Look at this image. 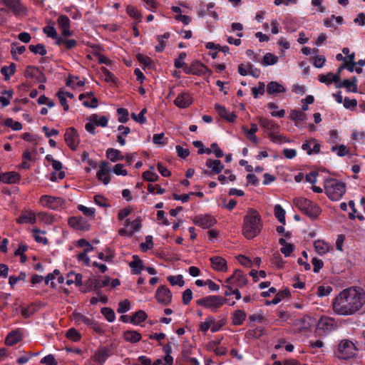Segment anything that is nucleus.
<instances>
[{
    "instance_id": "nucleus-1",
    "label": "nucleus",
    "mask_w": 365,
    "mask_h": 365,
    "mask_svg": "<svg viewBox=\"0 0 365 365\" xmlns=\"http://www.w3.org/2000/svg\"><path fill=\"white\" fill-rule=\"evenodd\" d=\"M365 303V292L361 288L350 287L341 291L334 299V312L342 316L352 315L359 312Z\"/></svg>"
},
{
    "instance_id": "nucleus-2",
    "label": "nucleus",
    "mask_w": 365,
    "mask_h": 365,
    "mask_svg": "<svg viewBox=\"0 0 365 365\" xmlns=\"http://www.w3.org/2000/svg\"><path fill=\"white\" fill-rule=\"evenodd\" d=\"M262 224L257 211L251 210L244 217L242 234L247 239H252L261 232Z\"/></svg>"
},
{
    "instance_id": "nucleus-3",
    "label": "nucleus",
    "mask_w": 365,
    "mask_h": 365,
    "mask_svg": "<svg viewBox=\"0 0 365 365\" xmlns=\"http://www.w3.org/2000/svg\"><path fill=\"white\" fill-rule=\"evenodd\" d=\"M325 192L331 200H339L346 192L345 183L336 179H327L324 182Z\"/></svg>"
},
{
    "instance_id": "nucleus-4",
    "label": "nucleus",
    "mask_w": 365,
    "mask_h": 365,
    "mask_svg": "<svg viewBox=\"0 0 365 365\" xmlns=\"http://www.w3.org/2000/svg\"><path fill=\"white\" fill-rule=\"evenodd\" d=\"M294 205L312 219H316L321 213V209L317 204L304 198L297 197L294 200Z\"/></svg>"
},
{
    "instance_id": "nucleus-5",
    "label": "nucleus",
    "mask_w": 365,
    "mask_h": 365,
    "mask_svg": "<svg viewBox=\"0 0 365 365\" xmlns=\"http://www.w3.org/2000/svg\"><path fill=\"white\" fill-rule=\"evenodd\" d=\"M227 299L220 296L212 295L197 300V305L210 309L212 311L217 310L222 307Z\"/></svg>"
},
{
    "instance_id": "nucleus-6",
    "label": "nucleus",
    "mask_w": 365,
    "mask_h": 365,
    "mask_svg": "<svg viewBox=\"0 0 365 365\" xmlns=\"http://www.w3.org/2000/svg\"><path fill=\"white\" fill-rule=\"evenodd\" d=\"M356 351L354 344L348 340H342L338 347V357L342 359H349L355 356Z\"/></svg>"
},
{
    "instance_id": "nucleus-7",
    "label": "nucleus",
    "mask_w": 365,
    "mask_h": 365,
    "mask_svg": "<svg viewBox=\"0 0 365 365\" xmlns=\"http://www.w3.org/2000/svg\"><path fill=\"white\" fill-rule=\"evenodd\" d=\"M247 279L241 270L237 269L232 275L228 277L225 283L233 286L234 288L243 287L246 285Z\"/></svg>"
},
{
    "instance_id": "nucleus-8",
    "label": "nucleus",
    "mask_w": 365,
    "mask_h": 365,
    "mask_svg": "<svg viewBox=\"0 0 365 365\" xmlns=\"http://www.w3.org/2000/svg\"><path fill=\"white\" fill-rule=\"evenodd\" d=\"M64 138L68 146L71 150H76L80 142L77 130L73 127L68 128L66 131Z\"/></svg>"
},
{
    "instance_id": "nucleus-9",
    "label": "nucleus",
    "mask_w": 365,
    "mask_h": 365,
    "mask_svg": "<svg viewBox=\"0 0 365 365\" xmlns=\"http://www.w3.org/2000/svg\"><path fill=\"white\" fill-rule=\"evenodd\" d=\"M110 278L109 277H106L103 280L96 278H90L85 282L86 289L84 292H90L93 289H98L106 287L110 284Z\"/></svg>"
},
{
    "instance_id": "nucleus-10",
    "label": "nucleus",
    "mask_w": 365,
    "mask_h": 365,
    "mask_svg": "<svg viewBox=\"0 0 365 365\" xmlns=\"http://www.w3.org/2000/svg\"><path fill=\"white\" fill-rule=\"evenodd\" d=\"M185 72L187 74L198 76L205 74L206 73L209 74L212 73L211 70H210L206 66L199 61H195L192 63L190 66L186 67L185 68Z\"/></svg>"
},
{
    "instance_id": "nucleus-11",
    "label": "nucleus",
    "mask_w": 365,
    "mask_h": 365,
    "mask_svg": "<svg viewBox=\"0 0 365 365\" xmlns=\"http://www.w3.org/2000/svg\"><path fill=\"white\" fill-rule=\"evenodd\" d=\"M24 76L26 78L36 79L41 83L46 81L45 75L36 66H28L25 70Z\"/></svg>"
},
{
    "instance_id": "nucleus-12",
    "label": "nucleus",
    "mask_w": 365,
    "mask_h": 365,
    "mask_svg": "<svg viewBox=\"0 0 365 365\" xmlns=\"http://www.w3.org/2000/svg\"><path fill=\"white\" fill-rule=\"evenodd\" d=\"M110 170L109 169V163L108 161H101L100 169L97 172V178L102 181L104 185H108L110 180Z\"/></svg>"
},
{
    "instance_id": "nucleus-13",
    "label": "nucleus",
    "mask_w": 365,
    "mask_h": 365,
    "mask_svg": "<svg viewBox=\"0 0 365 365\" xmlns=\"http://www.w3.org/2000/svg\"><path fill=\"white\" fill-rule=\"evenodd\" d=\"M155 297L158 302L167 305L171 302L172 294L168 288L165 286H160L156 291Z\"/></svg>"
},
{
    "instance_id": "nucleus-14",
    "label": "nucleus",
    "mask_w": 365,
    "mask_h": 365,
    "mask_svg": "<svg viewBox=\"0 0 365 365\" xmlns=\"http://www.w3.org/2000/svg\"><path fill=\"white\" fill-rule=\"evenodd\" d=\"M205 165L210 170H205L204 173L209 176L212 174H219L224 169V165L220 160L207 159Z\"/></svg>"
},
{
    "instance_id": "nucleus-15",
    "label": "nucleus",
    "mask_w": 365,
    "mask_h": 365,
    "mask_svg": "<svg viewBox=\"0 0 365 365\" xmlns=\"http://www.w3.org/2000/svg\"><path fill=\"white\" fill-rule=\"evenodd\" d=\"M68 222L71 227L76 230L87 231L90 229V225L82 217H71Z\"/></svg>"
},
{
    "instance_id": "nucleus-16",
    "label": "nucleus",
    "mask_w": 365,
    "mask_h": 365,
    "mask_svg": "<svg viewBox=\"0 0 365 365\" xmlns=\"http://www.w3.org/2000/svg\"><path fill=\"white\" fill-rule=\"evenodd\" d=\"M193 222L204 229L210 228L216 223V220L210 215H197Z\"/></svg>"
},
{
    "instance_id": "nucleus-17",
    "label": "nucleus",
    "mask_w": 365,
    "mask_h": 365,
    "mask_svg": "<svg viewBox=\"0 0 365 365\" xmlns=\"http://www.w3.org/2000/svg\"><path fill=\"white\" fill-rule=\"evenodd\" d=\"M2 1L16 16L26 12V8L21 4L20 0H2Z\"/></svg>"
},
{
    "instance_id": "nucleus-18",
    "label": "nucleus",
    "mask_w": 365,
    "mask_h": 365,
    "mask_svg": "<svg viewBox=\"0 0 365 365\" xmlns=\"http://www.w3.org/2000/svg\"><path fill=\"white\" fill-rule=\"evenodd\" d=\"M40 202L43 206L48 207L50 209H56L62 202L60 197H55L50 195H43L40 199Z\"/></svg>"
},
{
    "instance_id": "nucleus-19",
    "label": "nucleus",
    "mask_w": 365,
    "mask_h": 365,
    "mask_svg": "<svg viewBox=\"0 0 365 365\" xmlns=\"http://www.w3.org/2000/svg\"><path fill=\"white\" fill-rule=\"evenodd\" d=\"M192 102V98L187 93H181L174 101V104L180 108L188 107Z\"/></svg>"
},
{
    "instance_id": "nucleus-20",
    "label": "nucleus",
    "mask_w": 365,
    "mask_h": 365,
    "mask_svg": "<svg viewBox=\"0 0 365 365\" xmlns=\"http://www.w3.org/2000/svg\"><path fill=\"white\" fill-rule=\"evenodd\" d=\"M36 215L34 212L31 210H24L23 211L20 216L16 219V222L18 224L23 223H29L34 224L36 222Z\"/></svg>"
},
{
    "instance_id": "nucleus-21",
    "label": "nucleus",
    "mask_w": 365,
    "mask_h": 365,
    "mask_svg": "<svg viewBox=\"0 0 365 365\" xmlns=\"http://www.w3.org/2000/svg\"><path fill=\"white\" fill-rule=\"evenodd\" d=\"M257 120L260 126L269 133L277 132L279 129V125L272 120H269L264 117H259Z\"/></svg>"
},
{
    "instance_id": "nucleus-22",
    "label": "nucleus",
    "mask_w": 365,
    "mask_h": 365,
    "mask_svg": "<svg viewBox=\"0 0 365 365\" xmlns=\"http://www.w3.org/2000/svg\"><path fill=\"white\" fill-rule=\"evenodd\" d=\"M212 267L219 272L227 271V262L226 260L221 257H212L210 258Z\"/></svg>"
},
{
    "instance_id": "nucleus-23",
    "label": "nucleus",
    "mask_w": 365,
    "mask_h": 365,
    "mask_svg": "<svg viewBox=\"0 0 365 365\" xmlns=\"http://www.w3.org/2000/svg\"><path fill=\"white\" fill-rule=\"evenodd\" d=\"M215 108L221 118L226 119L228 122L235 121L236 115L233 113H229L224 106L217 103Z\"/></svg>"
},
{
    "instance_id": "nucleus-24",
    "label": "nucleus",
    "mask_w": 365,
    "mask_h": 365,
    "mask_svg": "<svg viewBox=\"0 0 365 365\" xmlns=\"http://www.w3.org/2000/svg\"><path fill=\"white\" fill-rule=\"evenodd\" d=\"M106 154V157L113 163L124 159V156L122 155L121 152L115 148H108Z\"/></svg>"
},
{
    "instance_id": "nucleus-25",
    "label": "nucleus",
    "mask_w": 365,
    "mask_h": 365,
    "mask_svg": "<svg viewBox=\"0 0 365 365\" xmlns=\"http://www.w3.org/2000/svg\"><path fill=\"white\" fill-rule=\"evenodd\" d=\"M21 340V334L19 330H14L9 333L5 339L8 346H13Z\"/></svg>"
},
{
    "instance_id": "nucleus-26",
    "label": "nucleus",
    "mask_w": 365,
    "mask_h": 365,
    "mask_svg": "<svg viewBox=\"0 0 365 365\" xmlns=\"http://www.w3.org/2000/svg\"><path fill=\"white\" fill-rule=\"evenodd\" d=\"M286 89L284 86L275 81L269 82L267 86V92L270 95L284 93Z\"/></svg>"
},
{
    "instance_id": "nucleus-27",
    "label": "nucleus",
    "mask_w": 365,
    "mask_h": 365,
    "mask_svg": "<svg viewBox=\"0 0 365 365\" xmlns=\"http://www.w3.org/2000/svg\"><path fill=\"white\" fill-rule=\"evenodd\" d=\"M356 81L357 78L356 77H354L352 80L349 79H344L341 83L338 84L336 87L338 88H346L347 91H352V92H356L357 91V86H356Z\"/></svg>"
},
{
    "instance_id": "nucleus-28",
    "label": "nucleus",
    "mask_w": 365,
    "mask_h": 365,
    "mask_svg": "<svg viewBox=\"0 0 365 365\" xmlns=\"http://www.w3.org/2000/svg\"><path fill=\"white\" fill-rule=\"evenodd\" d=\"M4 183H16L20 180V175L16 172H8L1 174Z\"/></svg>"
},
{
    "instance_id": "nucleus-29",
    "label": "nucleus",
    "mask_w": 365,
    "mask_h": 365,
    "mask_svg": "<svg viewBox=\"0 0 365 365\" xmlns=\"http://www.w3.org/2000/svg\"><path fill=\"white\" fill-rule=\"evenodd\" d=\"M130 267L133 269V274H138L143 269V261L138 255L133 256V261L129 263Z\"/></svg>"
},
{
    "instance_id": "nucleus-30",
    "label": "nucleus",
    "mask_w": 365,
    "mask_h": 365,
    "mask_svg": "<svg viewBox=\"0 0 365 365\" xmlns=\"http://www.w3.org/2000/svg\"><path fill=\"white\" fill-rule=\"evenodd\" d=\"M290 295V292H289V290L288 289H285L282 291H279L277 294L276 296L274 297V299H272V301H267L265 302V304L266 305H269V304H278L279 302H281L283 299H284L285 297H287Z\"/></svg>"
},
{
    "instance_id": "nucleus-31",
    "label": "nucleus",
    "mask_w": 365,
    "mask_h": 365,
    "mask_svg": "<svg viewBox=\"0 0 365 365\" xmlns=\"http://www.w3.org/2000/svg\"><path fill=\"white\" fill-rule=\"evenodd\" d=\"M125 340L131 343H135L141 339V334L137 331H126L123 334Z\"/></svg>"
},
{
    "instance_id": "nucleus-32",
    "label": "nucleus",
    "mask_w": 365,
    "mask_h": 365,
    "mask_svg": "<svg viewBox=\"0 0 365 365\" xmlns=\"http://www.w3.org/2000/svg\"><path fill=\"white\" fill-rule=\"evenodd\" d=\"M108 356L109 354L108 349H102L95 353L93 359L94 361L99 364H103L106 361Z\"/></svg>"
},
{
    "instance_id": "nucleus-33",
    "label": "nucleus",
    "mask_w": 365,
    "mask_h": 365,
    "mask_svg": "<svg viewBox=\"0 0 365 365\" xmlns=\"http://www.w3.org/2000/svg\"><path fill=\"white\" fill-rule=\"evenodd\" d=\"M246 318V313L241 310H236L232 314V324L235 326L241 325Z\"/></svg>"
},
{
    "instance_id": "nucleus-34",
    "label": "nucleus",
    "mask_w": 365,
    "mask_h": 365,
    "mask_svg": "<svg viewBox=\"0 0 365 365\" xmlns=\"http://www.w3.org/2000/svg\"><path fill=\"white\" fill-rule=\"evenodd\" d=\"M16 66L14 63H11L9 66H4L1 69V74L4 76V80L8 81L11 76L15 73Z\"/></svg>"
},
{
    "instance_id": "nucleus-35",
    "label": "nucleus",
    "mask_w": 365,
    "mask_h": 365,
    "mask_svg": "<svg viewBox=\"0 0 365 365\" xmlns=\"http://www.w3.org/2000/svg\"><path fill=\"white\" fill-rule=\"evenodd\" d=\"M68 279L66 281V284L68 285H71V284H76V286H80L82 284V274H76L73 272H71L67 275Z\"/></svg>"
},
{
    "instance_id": "nucleus-36",
    "label": "nucleus",
    "mask_w": 365,
    "mask_h": 365,
    "mask_svg": "<svg viewBox=\"0 0 365 365\" xmlns=\"http://www.w3.org/2000/svg\"><path fill=\"white\" fill-rule=\"evenodd\" d=\"M146 318V313L143 310H138L130 318V322L133 324H138L145 321Z\"/></svg>"
},
{
    "instance_id": "nucleus-37",
    "label": "nucleus",
    "mask_w": 365,
    "mask_h": 365,
    "mask_svg": "<svg viewBox=\"0 0 365 365\" xmlns=\"http://www.w3.org/2000/svg\"><path fill=\"white\" fill-rule=\"evenodd\" d=\"M89 120L94 122L97 126L106 127L108 124V118L106 116L99 117L97 114H93L89 117Z\"/></svg>"
},
{
    "instance_id": "nucleus-38",
    "label": "nucleus",
    "mask_w": 365,
    "mask_h": 365,
    "mask_svg": "<svg viewBox=\"0 0 365 365\" xmlns=\"http://www.w3.org/2000/svg\"><path fill=\"white\" fill-rule=\"evenodd\" d=\"M314 248L318 254L322 255L329 251V245L324 241L317 240L314 242Z\"/></svg>"
},
{
    "instance_id": "nucleus-39",
    "label": "nucleus",
    "mask_w": 365,
    "mask_h": 365,
    "mask_svg": "<svg viewBox=\"0 0 365 365\" xmlns=\"http://www.w3.org/2000/svg\"><path fill=\"white\" fill-rule=\"evenodd\" d=\"M290 118L297 124L299 121L306 120L307 115L299 110H293L291 111Z\"/></svg>"
},
{
    "instance_id": "nucleus-40",
    "label": "nucleus",
    "mask_w": 365,
    "mask_h": 365,
    "mask_svg": "<svg viewBox=\"0 0 365 365\" xmlns=\"http://www.w3.org/2000/svg\"><path fill=\"white\" fill-rule=\"evenodd\" d=\"M170 36V34L169 32L165 33L163 36H158L157 38L159 44L155 48L157 52H161L164 50L166 45L165 39H168Z\"/></svg>"
},
{
    "instance_id": "nucleus-41",
    "label": "nucleus",
    "mask_w": 365,
    "mask_h": 365,
    "mask_svg": "<svg viewBox=\"0 0 365 365\" xmlns=\"http://www.w3.org/2000/svg\"><path fill=\"white\" fill-rule=\"evenodd\" d=\"M278 57L271 53H267L263 58L262 64L264 66H270L277 63Z\"/></svg>"
},
{
    "instance_id": "nucleus-42",
    "label": "nucleus",
    "mask_w": 365,
    "mask_h": 365,
    "mask_svg": "<svg viewBox=\"0 0 365 365\" xmlns=\"http://www.w3.org/2000/svg\"><path fill=\"white\" fill-rule=\"evenodd\" d=\"M274 215L281 223L285 224V210L280 205L274 206Z\"/></svg>"
},
{
    "instance_id": "nucleus-43",
    "label": "nucleus",
    "mask_w": 365,
    "mask_h": 365,
    "mask_svg": "<svg viewBox=\"0 0 365 365\" xmlns=\"http://www.w3.org/2000/svg\"><path fill=\"white\" fill-rule=\"evenodd\" d=\"M29 48L34 53H38L41 56H45L46 54V49L44 45L42 43H38L36 45H30Z\"/></svg>"
},
{
    "instance_id": "nucleus-44",
    "label": "nucleus",
    "mask_w": 365,
    "mask_h": 365,
    "mask_svg": "<svg viewBox=\"0 0 365 365\" xmlns=\"http://www.w3.org/2000/svg\"><path fill=\"white\" fill-rule=\"evenodd\" d=\"M331 151L336 152L339 157H343L349 153V148L344 145H334L331 147Z\"/></svg>"
},
{
    "instance_id": "nucleus-45",
    "label": "nucleus",
    "mask_w": 365,
    "mask_h": 365,
    "mask_svg": "<svg viewBox=\"0 0 365 365\" xmlns=\"http://www.w3.org/2000/svg\"><path fill=\"white\" fill-rule=\"evenodd\" d=\"M101 314L110 322H113L115 320V312L112 309H110L109 307L102 308Z\"/></svg>"
},
{
    "instance_id": "nucleus-46",
    "label": "nucleus",
    "mask_w": 365,
    "mask_h": 365,
    "mask_svg": "<svg viewBox=\"0 0 365 365\" xmlns=\"http://www.w3.org/2000/svg\"><path fill=\"white\" fill-rule=\"evenodd\" d=\"M147 113V109L146 108H143L142 109V110L140 112L139 114L136 115L135 113H131V118L136 122L140 123V124H143L145 123L146 121H147V119L145 117V114Z\"/></svg>"
},
{
    "instance_id": "nucleus-47",
    "label": "nucleus",
    "mask_w": 365,
    "mask_h": 365,
    "mask_svg": "<svg viewBox=\"0 0 365 365\" xmlns=\"http://www.w3.org/2000/svg\"><path fill=\"white\" fill-rule=\"evenodd\" d=\"M66 337L73 341H78L81 338V334L74 328H71L67 331Z\"/></svg>"
},
{
    "instance_id": "nucleus-48",
    "label": "nucleus",
    "mask_w": 365,
    "mask_h": 365,
    "mask_svg": "<svg viewBox=\"0 0 365 365\" xmlns=\"http://www.w3.org/2000/svg\"><path fill=\"white\" fill-rule=\"evenodd\" d=\"M4 125L12 128L14 130H20L22 128L21 123L19 121H14L12 118H6L4 121Z\"/></svg>"
},
{
    "instance_id": "nucleus-49",
    "label": "nucleus",
    "mask_w": 365,
    "mask_h": 365,
    "mask_svg": "<svg viewBox=\"0 0 365 365\" xmlns=\"http://www.w3.org/2000/svg\"><path fill=\"white\" fill-rule=\"evenodd\" d=\"M73 318H74V320L76 321V322L79 323V322H82L84 324H86L87 326L91 325L92 320L93 319L91 318H88L86 316H83V314H81L80 313L73 314Z\"/></svg>"
},
{
    "instance_id": "nucleus-50",
    "label": "nucleus",
    "mask_w": 365,
    "mask_h": 365,
    "mask_svg": "<svg viewBox=\"0 0 365 365\" xmlns=\"http://www.w3.org/2000/svg\"><path fill=\"white\" fill-rule=\"evenodd\" d=\"M168 280L170 283L171 285H178L180 287H182L185 284V282L183 280L182 275H178V276H169L168 277Z\"/></svg>"
},
{
    "instance_id": "nucleus-51",
    "label": "nucleus",
    "mask_w": 365,
    "mask_h": 365,
    "mask_svg": "<svg viewBox=\"0 0 365 365\" xmlns=\"http://www.w3.org/2000/svg\"><path fill=\"white\" fill-rule=\"evenodd\" d=\"M130 309V302L128 299H125L119 302L117 312L123 314L129 311Z\"/></svg>"
},
{
    "instance_id": "nucleus-52",
    "label": "nucleus",
    "mask_w": 365,
    "mask_h": 365,
    "mask_svg": "<svg viewBox=\"0 0 365 365\" xmlns=\"http://www.w3.org/2000/svg\"><path fill=\"white\" fill-rule=\"evenodd\" d=\"M78 210L81 211L84 215L88 217H93L95 215L96 210L93 207H87L83 205L78 206Z\"/></svg>"
},
{
    "instance_id": "nucleus-53",
    "label": "nucleus",
    "mask_w": 365,
    "mask_h": 365,
    "mask_svg": "<svg viewBox=\"0 0 365 365\" xmlns=\"http://www.w3.org/2000/svg\"><path fill=\"white\" fill-rule=\"evenodd\" d=\"M140 247L143 252L151 250L153 247V237L150 235L146 236L145 242H142Z\"/></svg>"
},
{
    "instance_id": "nucleus-54",
    "label": "nucleus",
    "mask_w": 365,
    "mask_h": 365,
    "mask_svg": "<svg viewBox=\"0 0 365 365\" xmlns=\"http://www.w3.org/2000/svg\"><path fill=\"white\" fill-rule=\"evenodd\" d=\"M36 312V307L31 304L26 308H23L21 309V313L24 318H29L31 316H32Z\"/></svg>"
},
{
    "instance_id": "nucleus-55",
    "label": "nucleus",
    "mask_w": 365,
    "mask_h": 365,
    "mask_svg": "<svg viewBox=\"0 0 365 365\" xmlns=\"http://www.w3.org/2000/svg\"><path fill=\"white\" fill-rule=\"evenodd\" d=\"M117 113L119 115L118 121L124 123L128 120V111L127 109L120 108L117 110Z\"/></svg>"
},
{
    "instance_id": "nucleus-56",
    "label": "nucleus",
    "mask_w": 365,
    "mask_h": 365,
    "mask_svg": "<svg viewBox=\"0 0 365 365\" xmlns=\"http://www.w3.org/2000/svg\"><path fill=\"white\" fill-rule=\"evenodd\" d=\"M33 232H34V237L35 238V240L37 242L42 243L43 245L48 244V240L46 237H41L38 235L39 233H41V231L39 229L34 228L33 230ZM42 233H44V232H42Z\"/></svg>"
},
{
    "instance_id": "nucleus-57",
    "label": "nucleus",
    "mask_w": 365,
    "mask_h": 365,
    "mask_svg": "<svg viewBox=\"0 0 365 365\" xmlns=\"http://www.w3.org/2000/svg\"><path fill=\"white\" fill-rule=\"evenodd\" d=\"M143 178L148 182H155L158 179V175L150 170H148L143 173Z\"/></svg>"
},
{
    "instance_id": "nucleus-58",
    "label": "nucleus",
    "mask_w": 365,
    "mask_h": 365,
    "mask_svg": "<svg viewBox=\"0 0 365 365\" xmlns=\"http://www.w3.org/2000/svg\"><path fill=\"white\" fill-rule=\"evenodd\" d=\"M26 278V274L25 272H21L19 276H11L9 277V283L11 287H14V284L18 281H25Z\"/></svg>"
},
{
    "instance_id": "nucleus-59",
    "label": "nucleus",
    "mask_w": 365,
    "mask_h": 365,
    "mask_svg": "<svg viewBox=\"0 0 365 365\" xmlns=\"http://www.w3.org/2000/svg\"><path fill=\"white\" fill-rule=\"evenodd\" d=\"M26 51V47L24 46H19V43H13L11 53L14 59L17 60L18 58L14 57V54L18 53L19 54H22Z\"/></svg>"
},
{
    "instance_id": "nucleus-60",
    "label": "nucleus",
    "mask_w": 365,
    "mask_h": 365,
    "mask_svg": "<svg viewBox=\"0 0 365 365\" xmlns=\"http://www.w3.org/2000/svg\"><path fill=\"white\" fill-rule=\"evenodd\" d=\"M127 13L128 14V15L133 18V19H140L141 18V14L139 13V11H138V9L133 6H127Z\"/></svg>"
},
{
    "instance_id": "nucleus-61",
    "label": "nucleus",
    "mask_w": 365,
    "mask_h": 365,
    "mask_svg": "<svg viewBox=\"0 0 365 365\" xmlns=\"http://www.w3.org/2000/svg\"><path fill=\"white\" fill-rule=\"evenodd\" d=\"M186 57V53L185 52H181L178 58L175 59L174 66L177 68H182L185 65L184 59Z\"/></svg>"
},
{
    "instance_id": "nucleus-62",
    "label": "nucleus",
    "mask_w": 365,
    "mask_h": 365,
    "mask_svg": "<svg viewBox=\"0 0 365 365\" xmlns=\"http://www.w3.org/2000/svg\"><path fill=\"white\" fill-rule=\"evenodd\" d=\"M101 72L103 75L104 80L106 82H114L115 81V76L114 75L110 72L106 68L103 67L101 68Z\"/></svg>"
},
{
    "instance_id": "nucleus-63",
    "label": "nucleus",
    "mask_w": 365,
    "mask_h": 365,
    "mask_svg": "<svg viewBox=\"0 0 365 365\" xmlns=\"http://www.w3.org/2000/svg\"><path fill=\"white\" fill-rule=\"evenodd\" d=\"M58 23L61 29L67 28L70 26V19L67 16L61 15L58 19Z\"/></svg>"
},
{
    "instance_id": "nucleus-64",
    "label": "nucleus",
    "mask_w": 365,
    "mask_h": 365,
    "mask_svg": "<svg viewBox=\"0 0 365 365\" xmlns=\"http://www.w3.org/2000/svg\"><path fill=\"white\" fill-rule=\"evenodd\" d=\"M41 363L45 364L46 365H56L57 362L55 359V357L52 354H48L43 357Z\"/></svg>"
}]
</instances>
